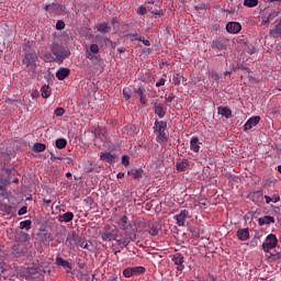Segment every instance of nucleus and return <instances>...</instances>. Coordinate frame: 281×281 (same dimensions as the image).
<instances>
[{"mask_svg": "<svg viewBox=\"0 0 281 281\" xmlns=\"http://www.w3.org/2000/svg\"><path fill=\"white\" fill-rule=\"evenodd\" d=\"M23 52L24 58L22 64L30 67L34 71L36 69V61L38 60V53H36V50L32 47V42H26L23 44Z\"/></svg>", "mask_w": 281, "mask_h": 281, "instance_id": "1", "label": "nucleus"}, {"mask_svg": "<svg viewBox=\"0 0 281 281\" xmlns=\"http://www.w3.org/2000/svg\"><path fill=\"white\" fill-rule=\"evenodd\" d=\"M50 52L54 54L55 58L54 61L60 65L65 61L66 58L71 56V50L69 47L63 46V44H58L57 42H53L50 46Z\"/></svg>", "mask_w": 281, "mask_h": 281, "instance_id": "2", "label": "nucleus"}, {"mask_svg": "<svg viewBox=\"0 0 281 281\" xmlns=\"http://www.w3.org/2000/svg\"><path fill=\"white\" fill-rule=\"evenodd\" d=\"M21 278L24 280H36L38 276H45V269H41V267H27L20 272Z\"/></svg>", "mask_w": 281, "mask_h": 281, "instance_id": "3", "label": "nucleus"}, {"mask_svg": "<svg viewBox=\"0 0 281 281\" xmlns=\"http://www.w3.org/2000/svg\"><path fill=\"white\" fill-rule=\"evenodd\" d=\"M101 239L103 243H111V240H117V229L105 226L101 233Z\"/></svg>", "mask_w": 281, "mask_h": 281, "instance_id": "4", "label": "nucleus"}, {"mask_svg": "<svg viewBox=\"0 0 281 281\" xmlns=\"http://www.w3.org/2000/svg\"><path fill=\"white\" fill-rule=\"evenodd\" d=\"M229 47V40L225 37H216L211 43L212 49H217V52H225Z\"/></svg>", "mask_w": 281, "mask_h": 281, "instance_id": "5", "label": "nucleus"}, {"mask_svg": "<svg viewBox=\"0 0 281 281\" xmlns=\"http://www.w3.org/2000/svg\"><path fill=\"white\" fill-rule=\"evenodd\" d=\"M278 247V237L274 234L267 236L265 243L262 244V250L265 254H269L270 249H276Z\"/></svg>", "mask_w": 281, "mask_h": 281, "instance_id": "6", "label": "nucleus"}, {"mask_svg": "<svg viewBox=\"0 0 281 281\" xmlns=\"http://www.w3.org/2000/svg\"><path fill=\"white\" fill-rule=\"evenodd\" d=\"M80 240H82V236H78V234H76V231H72L68 233V236L66 238V245L67 247H77L78 245H80Z\"/></svg>", "mask_w": 281, "mask_h": 281, "instance_id": "7", "label": "nucleus"}, {"mask_svg": "<svg viewBox=\"0 0 281 281\" xmlns=\"http://www.w3.org/2000/svg\"><path fill=\"white\" fill-rule=\"evenodd\" d=\"M147 5H148L147 10L151 14H155L158 19H160V16H164V14H166V11L161 10V7H159V4H155V1H148Z\"/></svg>", "mask_w": 281, "mask_h": 281, "instance_id": "8", "label": "nucleus"}, {"mask_svg": "<svg viewBox=\"0 0 281 281\" xmlns=\"http://www.w3.org/2000/svg\"><path fill=\"white\" fill-rule=\"evenodd\" d=\"M154 113L158 115L160 120H164L166 117V113H168V105L164 103H154Z\"/></svg>", "mask_w": 281, "mask_h": 281, "instance_id": "9", "label": "nucleus"}, {"mask_svg": "<svg viewBox=\"0 0 281 281\" xmlns=\"http://www.w3.org/2000/svg\"><path fill=\"white\" fill-rule=\"evenodd\" d=\"M190 216L188 210H182L179 214L173 216V220L177 221L178 227H186V221Z\"/></svg>", "mask_w": 281, "mask_h": 281, "instance_id": "10", "label": "nucleus"}, {"mask_svg": "<svg viewBox=\"0 0 281 281\" xmlns=\"http://www.w3.org/2000/svg\"><path fill=\"white\" fill-rule=\"evenodd\" d=\"M27 254V249L20 244H13L12 246V255L14 258H23Z\"/></svg>", "mask_w": 281, "mask_h": 281, "instance_id": "11", "label": "nucleus"}, {"mask_svg": "<svg viewBox=\"0 0 281 281\" xmlns=\"http://www.w3.org/2000/svg\"><path fill=\"white\" fill-rule=\"evenodd\" d=\"M240 30H243V25H240L238 22H228L226 24V32L228 34H238Z\"/></svg>", "mask_w": 281, "mask_h": 281, "instance_id": "12", "label": "nucleus"}, {"mask_svg": "<svg viewBox=\"0 0 281 281\" xmlns=\"http://www.w3.org/2000/svg\"><path fill=\"white\" fill-rule=\"evenodd\" d=\"M248 199H250L252 203H262L265 195L262 194V190L252 191L248 194Z\"/></svg>", "mask_w": 281, "mask_h": 281, "instance_id": "13", "label": "nucleus"}, {"mask_svg": "<svg viewBox=\"0 0 281 281\" xmlns=\"http://www.w3.org/2000/svg\"><path fill=\"white\" fill-rule=\"evenodd\" d=\"M171 260L177 265L178 271H183V269H186V266H183V255L181 252L175 254Z\"/></svg>", "mask_w": 281, "mask_h": 281, "instance_id": "14", "label": "nucleus"}, {"mask_svg": "<svg viewBox=\"0 0 281 281\" xmlns=\"http://www.w3.org/2000/svg\"><path fill=\"white\" fill-rule=\"evenodd\" d=\"M0 212H4L7 216H14L16 213V207L5 204V203H0Z\"/></svg>", "mask_w": 281, "mask_h": 281, "instance_id": "15", "label": "nucleus"}, {"mask_svg": "<svg viewBox=\"0 0 281 281\" xmlns=\"http://www.w3.org/2000/svg\"><path fill=\"white\" fill-rule=\"evenodd\" d=\"M83 170L87 175L91 173V172H97L99 173L100 170H102V168L91 161H88L85 167H83Z\"/></svg>", "mask_w": 281, "mask_h": 281, "instance_id": "16", "label": "nucleus"}, {"mask_svg": "<svg viewBox=\"0 0 281 281\" xmlns=\"http://www.w3.org/2000/svg\"><path fill=\"white\" fill-rule=\"evenodd\" d=\"M260 123V116L250 117L244 125V131H251L252 126H258Z\"/></svg>", "mask_w": 281, "mask_h": 281, "instance_id": "17", "label": "nucleus"}, {"mask_svg": "<svg viewBox=\"0 0 281 281\" xmlns=\"http://www.w3.org/2000/svg\"><path fill=\"white\" fill-rule=\"evenodd\" d=\"M131 240H133V233L125 234L123 238L116 239V243L120 247H128Z\"/></svg>", "mask_w": 281, "mask_h": 281, "instance_id": "18", "label": "nucleus"}, {"mask_svg": "<svg viewBox=\"0 0 281 281\" xmlns=\"http://www.w3.org/2000/svg\"><path fill=\"white\" fill-rule=\"evenodd\" d=\"M117 156L115 154H111L109 151L101 153L100 159L101 161H106V164H115V158Z\"/></svg>", "mask_w": 281, "mask_h": 281, "instance_id": "19", "label": "nucleus"}, {"mask_svg": "<svg viewBox=\"0 0 281 281\" xmlns=\"http://www.w3.org/2000/svg\"><path fill=\"white\" fill-rule=\"evenodd\" d=\"M273 223H276V217H273L271 215H266L263 217L258 218L259 227H262L263 225H271Z\"/></svg>", "mask_w": 281, "mask_h": 281, "instance_id": "20", "label": "nucleus"}, {"mask_svg": "<svg viewBox=\"0 0 281 281\" xmlns=\"http://www.w3.org/2000/svg\"><path fill=\"white\" fill-rule=\"evenodd\" d=\"M120 229H123V232H126V229H128V227H133V224L128 223V216L123 215L119 223H117Z\"/></svg>", "mask_w": 281, "mask_h": 281, "instance_id": "21", "label": "nucleus"}, {"mask_svg": "<svg viewBox=\"0 0 281 281\" xmlns=\"http://www.w3.org/2000/svg\"><path fill=\"white\" fill-rule=\"evenodd\" d=\"M55 265L57 267H64V269H68L69 271L72 269L71 262L65 260L63 257H56Z\"/></svg>", "mask_w": 281, "mask_h": 281, "instance_id": "22", "label": "nucleus"}, {"mask_svg": "<svg viewBox=\"0 0 281 281\" xmlns=\"http://www.w3.org/2000/svg\"><path fill=\"white\" fill-rule=\"evenodd\" d=\"M236 236L238 240H241V241L249 240V228H239L236 232Z\"/></svg>", "mask_w": 281, "mask_h": 281, "instance_id": "23", "label": "nucleus"}, {"mask_svg": "<svg viewBox=\"0 0 281 281\" xmlns=\"http://www.w3.org/2000/svg\"><path fill=\"white\" fill-rule=\"evenodd\" d=\"M69 74H71L69 68H59L56 72V78L57 80H65V78H68Z\"/></svg>", "mask_w": 281, "mask_h": 281, "instance_id": "24", "label": "nucleus"}, {"mask_svg": "<svg viewBox=\"0 0 281 281\" xmlns=\"http://www.w3.org/2000/svg\"><path fill=\"white\" fill-rule=\"evenodd\" d=\"M190 148L193 153H199L201 150V142H199V137H191Z\"/></svg>", "mask_w": 281, "mask_h": 281, "instance_id": "25", "label": "nucleus"}, {"mask_svg": "<svg viewBox=\"0 0 281 281\" xmlns=\"http://www.w3.org/2000/svg\"><path fill=\"white\" fill-rule=\"evenodd\" d=\"M190 166V160L188 159H182V161H178L176 164V170L178 172H186V169Z\"/></svg>", "mask_w": 281, "mask_h": 281, "instance_id": "26", "label": "nucleus"}, {"mask_svg": "<svg viewBox=\"0 0 281 281\" xmlns=\"http://www.w3.org/2000/svg\"><path fill=\"white\" fill-rule=\"evenodd\" d=\"M59 223H71L74 221V213L72 212H66L58 216Z\"/></svg>", "mask_w": 281, "mask_h": 281, "instance_id": "27", "label": "nucleus"}, {"mask_svg": "<svg viewBox=\"0 0 281 281\" xmlns=\"http://www.w3.org/2000/svg\"><path fill=\"white\" fill-rule=\"evenodd\" d=\"M127 175H130V177H133V179H142L144 177V170L131 169L130 171H127Z\"/></svg>", "mask_w": 281, "mask_h": 281, "instance_id": "28", "label": "nucleus"}, {"mask_svg": "<svg viewBox=\"0 0 281 281\" xmlns=\"http://www.w3.org/2000/svg\"><path fill=\"white\" fill-rule=\"evenodd\" d=\"M217 113L218 115H223L224 117H226V120H229V117L232 116V110L225 106H218Z\"/></svg>", "mask_w": 281, "mask_h": 281, "instance_id": "29", "label": "nucleus"}, {"mask_svg": "<svg viewBox=\"0 0 281 281\" xmlns=\"http://www.w3.org/2000/svg\"><path fill=\"white\" fill-rule=\"evenodd\" d=\"M155 125L158 126L156 133H166V128H168V123L166 121H156Z\"/></svg>", "mask_w": 281, "mask_h": 281, "instance_id": "30", "label": "nucleus"}, {"mask_svg": "<svg viewBox=\"0 0 281 281\" xmlns=\"http://www.w3.org/2000/svg\"><path fill=\"white\" fill-rule=\"evenodd\" d=\"M18 243H27V240H30V234L20 231L18 233V237H16Z\"/></svg>", "mask_w": 281, "mask_h": 281, "instance_id": "31", "label": "nucleus"}, {"mask_svg": "<svg viewBox=\"0 0 281 281\" xmlns=\"http://www.w3.org/2000/svg\"><path fill=\"white\" fill-rule=\"evenodd\" d=\"M66 10L67 8L63 4H54L53 7V12L55 14H60V15H65L66 14Z\"/></svg>", "mask_w": 281, "mask_h": 281, "instance_id": "32", "label": "nucleus"}, {"mask_svg": "<svg viewBox=\"0 0 281 281\" xmlns=\"http://www.w3.org/2000/svg\"><path fill=\"white\" fill-rule=\"evenodd\" d=\"M238 43H244V45L246 46V52H248V54H256V47L249 44V41L239 40Z\"/></svg>", "mask_w": 281, "mask_h": 281, "instance_id": "33", "label": "nucleus"}, {"mask_svg": "<svg viewBox=\"0 0 281 281\" xmlns=\"http://www.w3.org/2000/svg\"><path fill=\"white\" fill-rule=\"evenodd\" d=\"M133 276H142V273H146V268L142 266L131 267Z\"/></svg>", "mask_w": 281, "mask_h": 281, "instance_id": "34", "label": "nucleus"}, {"mask_svg": "<svg viewBox=\"0 0 281 281\" xmlns=\"http://www.w3.org/2000/svg\"><path fill=\"white\" fill-rule=\"evenodd\" d=\"M97 30L102 34H108V32H111V26L106 23H100L97 25Z\"/></svg>", "mask_w": 281, "mask_h": 281, "instance_id": "35", "label": "nucleus"}, {"mask_svg": "<svg viewBox=\"0 0 281 281\" xmlns=\"http://www.w3.org/2000/svg\"><path fill=\"white\" fill-rule=\"evenodd\" d=\"M42 91V98H49V95H52V88L47 85H44L41 89Z\"/></svg>", "mask_w": 281, "mask_h": 281, "instance_id": "36", "label": "nucleus"}, {"mask_svg": "<svg viewBox=\"0 0 281 281\" xmlns=\"http://www.w3.org/2000/svg\"><path fill=\"white\" fill-rule=\"evenodd\" d=\"M126 128H127V135H131L132 137H135V135L139 133V128H137V126L133 124L127 125Z\"/></svg>", "mask_w": 281, "mask_h": 281, "instance_id": "37", "label": "nucleus"}, {"mask_svg": "<svg viewBox=\"0 0 281 281\" xmlns=\"http://www.w3.org/2000/svg\"><path fill=\"white\" fill-rule=\"evenodd\" d=\"M55 146L56 148H58L59 150H63V148L67 147V139L65 138H58L55 142Z\"/></svg>", "mask_w": 281, "mask_h": 281, "instance_id": "38", "label": "nucleus"}, {"mask_svg": "<svg viewBox=\"0 0 281 281\" xmlns=\"http://www.w3.org/2000/svg\"><path fill=\"white\" fill-rule=\"evenodd\" d=\"M192 238H200L201 237V229L196 226H192L189 228Z\"/></svg>", "mask_w": 281, "mask_h": 281, "instance_id": "39", "label": "nucleus"}, {"mask_svg": "<svg viewBox=\"0 0 281 281\" xmlns=\"http://www.w3.org/2000/svg\"><path fill=\"white\" fill-rule=\"evenodd\" d=\"M20 229H26V232H30V229H32V220L21 222Z\"/></svg>", "mask_w": 281, "mask_h": 281, "instance_id": "40", "label": "nucleus"}, {"mask_svg": "<svg viewBox=\"0 0 281 281\" xmlns=\"http://www.w3.org/2000/svg\"><path fill=\"white\" fill-rule=\"evenodd\" d=\"M157 142L160 144H168V136L166 135V132H158Z\"/></svg>", "mask_w": 281, "mask_h": 281, "instance_id": "41", "label": "nucleus"}, {"mask_svg": "<svg viewBox=\"0 0 281 281\" xmlns=\"http://www.w3.org/2000/svg\"><path fill=\"white\" fill-rule=\"evenodd\" d=\"M159 225L157 224H153L148 231V234H150V236H158L159 235Z\"/></svg>", "mask_w": 281, "mask_h": 281, "instance_id": "42", "label": "nucleus"}, {"mask_svg": "<svg viewBox=\"0 0 281 281\" xmlns=\"http://www.w3.org/2000/svg\"><path fill=\"white\" fill-rule=\"evenodd\" d=\"M269 258H271L273 262H278V260H281V251L274 250L273 252H270Z\"/></svg>", "mask_w": 281, "mask_h": 281, "instance_id": "43", "label": "nucleus"}, {"mask_svg": "<svg viewBox=\"0 0 281 281\" xmlns=\"http://www.w3.org/2000/svg\"><path fill=\"white\" fill-rule=\"evenodd\" d=\"M47 148V146L43 143H35L34 144V149L36 153H43Z\"/></svg>", "mask_w": 281, "mask_h": 281, "instance_id": "44", "label": "nucleus"}, {"mask_svg": "<svg viewBox=\"0 0 281 281\" xmlns=\"http://www.w3.org/2000/svg\"><path fill=\"white\" fill-rule=\"evenodd\" d=\"M94 135L99 139H102V137H104V135H106V130L98 127V130H95V132H94Z\"/></svg>", "mask_w": 281, "mask_h": 281, "instance_id": "45", "label": "nucleus"}, {"mask_svg": "<svg viewBox=\"0 0 281 281\" xmlns=\"http://www.w3.org/2000/svg\"><path fill=\"white\" fill-rule=\"evenodd\" d=\"M244 5L246 8H256V5H258V0H244Z\"/></svg>", "mask_w": 281, "mask_h": 281, "instance_id": "46", "label": "nucleus"}, {"mask_svg": "<svg viewBox=\"0 0 281 281\" xmlns=\"http://www.w3.org/2000/svg\"><path fill=\"white\" fill-rule=\"evenodd\" d=\"M181 80L183 81V80H186V79L183 78V76H181V75H179V74L175 75L173 78H172V82H173V85H176V86L181 85Z\"/></svg>", "mask_w": 281, "mask_h": 281, "instance_id": "47", "label": "nucleus"}, {"mask_svg": "<svg viewBox=\"0 0 281 281\" xmlns=\"http://www.w3.org/2000/svg\"><path fill=\"white\" fill-rule=\"evenodd\" d=\"M43 58H44V60H45V63H52V61H54V56H52V53H44L43 54Z\"/></svg>", "mask_w": 281, "mask_h": 281, "instance_id": "48", "label": "nucleus"}, {"mask_svg": "<svg viewBox=\"0 0 281 281\" xmlns=\"http://www.w3.org/2000/svg\"><path fill=\"white\" fill-rule=\"evenodd\" d=\"M278 16V12L273 11L268 15V19L263 21V25H267L270 21H273Z\"/></svg>", "mask_w": 281, "mask_h": 281, "instance_id": "49", "label": "nucleus"}, {"mask_svg": "<svg viewBox=\"0 0 281 281\" xmlns=\"http://www.w3.org/2000/svg\"><path fill=\"white\" fill-rule=\"evenodd\" d=\"M148 12V9L144 5L137 8L136 13L140 16H144Z\"/></svg>", "mask_w": 281, "mask_h": 281, "instance_id": "50", "label": "nucleus"}, {"mask_svg": "<svg viewBox=\"0 0 281 281\" xmlns=\"http://www.w3.org/2000/svg\"><path fill=\"white\" fill-rule=\"evenodd\" d=\"M123 276H124V278H133L134 274H133L132 268H125V269L123 270Z\"/></svg>", "mask_w": 281, "mask_h": 281, "instance_id": "51", "label": "nucleus"}, {"mask_svg": "<svg viewBox=\"0 0 281 281\" xmlns=\"http://www.w3.org/2000/svg\"><path fill=\"white\" fill-rule=\"evenodd\" d=\"M126 36H128L132 42L142 41V36H139L137 33H128Z\"/></svg>", "mask_w": 281, "mask_h": 281, "instance_id": "52", "label": "nucleus"}, {"mask_svg": "<svg viewBox=\"0 0 281 281\" xmlns=\"http://www.w3.org/2000/svg\"><path fill=\"white\" fill-rule=\"evenodd\" d=\"M235 69H240L241 71H247L248 74L251 72V69H249V67L241 65V64H237Z\"/></svg>", "mask_w": 281, "mask_h": 281, "instance_id": "53", "label": "nucleus"}, {"mask_svg": "<svg viewBox=\"0 0 281 281\" xmlns=\"http://www.w3.org/2000/svg\"><path fill=\"white\" fill-rule=\"evenodd\" d=\"M55 238H56V243L58 244L65 243V235L63 233H57Z\"/></svg>", "mask_w": 281, "mask_h": 281, "instance_id": "54", "label": "nucleus"}, {"mask_svg": "<svg viewBox=\"0 0 281 281\" xmlns=\"http://www.w3.org/2000/svg\"><path fill=\"white\" fill-rule=\"evenodd\" d=\"M90 52L92 54H99L100 53V46H98V44H91L90 45Z\"/></svg>", "mask_w": 281, "mask_h": 281, "instance_id": "55", "label": "nucleus"}, {"mask_svg": "<svg viewBox=\"0 0 281 281\" xmlns=\"http://www.w3.org/2000/svg\"><path fill=\"white\" fill-rule=\"evenodd\" d=\"M55 115H56L57 117H63V115H65V109H64V108H57V109L55 110Z\"/></svg>", "mask_w": 281, "mask_h": 281, "instance_id": "56", "label": "nucleus"}, {"mask_svg": "<svg viewBox=\"0 0 281 281\" xmlns=\"http://www.w3.org/2000/svg\"><path fill=\"white\" fill-rule=\"evenodd\" d=\"M122 164L126 166H131V158L126 155L122 156Z\"/></svg>", "mask_w": 281, "mask_h": 281, "instance_id": "57", "label": "nucleus"}, {"mask_svg": "<svg viewBox=\"0 0 281 281\" xmlns=\"http://www.w3.org/2000/svg\"><path fill=\"white\" fill-rule=\"evenodd\" d=\"M144 88H134V93H136L139 98H144Z\"/></svg>", "mask_w": 281, "mask_h": 281, "instance_id": "58", "label": "nucleus"}, {"mask_svg": "<svg viewBox=\"0 0 281 281\" xmlns=\"http://www.w3.org/2000/svg\"><path fill=\"white\" fill-rule=\"evenodd\" d=\"M210 76L215 82H218L221 80V76H218L217 72L212 71Z\"/></svg>", "mask_w": 281, "mask_h": 281, "instance_id": "59", "label": "nucleus"}, {"mask_svg": "<svg viewBox=\"0 0 281 281\" xmlns=\"http://www.w3.org/2000/svg\"><path fill=\"white\" fill-rule=\"evenodd\" d=\"M23 214H27V205L22 206V207L18 211V216H23Z\"/></svg>", "mask_w": 281, "mask_h": 281, "instance_id": "60", "label": "nucleus"}, {"mask_svg": "<svg viewBox=\"0 0 281 281\" xmlns=\"http://www.w3.org/2000/svg\"><path fill=\"white\" fill-rule=\"evenodd\" d=\"M123 97L126 101L131 100V92L128 91V89H123Z\"/></svg>", "mask_w": 281, "mask_h": 281, "instance_id": "61", "label": "nucleus"}, {"mask_svg": "<svg viewBox=\"0 0 281 281\" xmlns=\"http://www.w3.org/2000/svg\"><path fill=\"white\" fill-rule=\"evenodd\" d=\"M64 27H65V21H61V20L57 21V23H56V30L60 31V30H63Z\"/></svg>", "mask_w": 281, "mask_h": 281, "instance_id": "62", "label": "nucleus"}, {"mask_svg": "<svg viewBox=\"0 0 281 281\" xmlns=\"http://www.w3.org/2000/svg\"><path fill=\"white\" fill-rule=\"evenodd\" d=\"M258 238H260V233L256 232L255 237L251 240V243L254 244V247L258 245Z\"/></svg>", "mask_w": 281, "mask_h": 281, "instance_id": "63", "label": "nucleus"}, {"mask_svg": "<svg viewBox=\"0 0 281 281\" xmlns=\"http://www.w3.org/2000/svg\"><path fill=\"white\" fill-rule=\"evenodd\" d=\"M206 281H217V280H216V278H214L213 274H210V273H209V274L206 276Z\"/></svg>", "mask_w": 281, "mask_h": 281, "instance_id": "64", "label": "nucleus"}]
</instances>
